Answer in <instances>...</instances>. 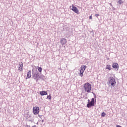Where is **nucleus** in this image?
<instances>
[{
    "label": "nucleus",
    "mask_w": 127,
    "mask_h": 127,
    "mask_svg": "<svg viewBox=\"0 0 127 127\" xmlns=\"http://www.w3.org/2000/svg\"><path fill=\"white\" fill-rule=\"evenodd\" d=\"M22 68H23V63L21 62L19 64L18 68V71H19L20 72H21L22 71H23V69H22Z\"/></svg>",
    "instance_id": "0eeeda50"
},
{
    "label": "nucleus",
    "mask_w": 127,
    "mask_h": 127,
    "mask_svg": "<svg viewBox=\"0 0 127 127\" xmlns=\"http://www.w3.org/2000/svg\"><path fill=\"white\" fill-rule=\"evenodd\" d=\"M92 15H90V16H89V19H92Z\"/></svg>",
    "instance_id": "a211bd4d"
},
{
    "label": "nucleus",
    "mask_w": 127,
    "mask_h": 127,
    "mask_svg": "<svg viewBox=\"0 0 127 127\" xmlns=\"http://www.w3.org/2000/svg\"><path fill=\"white\" fill-rule=\"evenodd\" d=\"M40 95H41V96H46V95H47V92L45 91H40Z\"/></svg>",
    "instance_id": "9b49d317"
},
{
    "label": "nucleus",
    "mask_w": 127,
    "mask_h": 127,
    "mask_svg": "<svg viewBox=\"0 0 127 127\" xmlns=\"http://www.w3.org/2000/svg\"><path fill=\"white\" fill-rule=\"evenodd\" d=\"M105 116H106V113H105V112L102 113L101 117H105Z\"/></svg>",
    "instance_id": "dca6fc26"
},
{
    "label": "nucleus",
    "mask_w": 127,
    "mask_h": 127,
    "mask_svg": "<svg viewBox=\"0 0 127 127\" xmlns=\"http://www.w3.org/2000/svg\"><path fill=\"white\" fill-rule=\"evenodd\" d=\"M47 99H49V100H51V95H48L47 97Z\"/></svg>",
    "instance_id": "2eb2a0df"
},
{
    "label": "nucleus",
    "mask_w": 127,
    "mask_h": 127,
    "mask_svg": "<svg viewBox=\"0 0 127 127\" xmlns=\"http://www.w3.org/2000/svg\"><path fill=\"white\" fill-rule=\"evenodd\" d=\"M31 78V70H29L27 74V77L26 79H30Z\"/></svg>",
    "instance_id": "9d476101"
},
{
    "label": "nucleus",
    "mask_w": 127,
    "mask_h": 127,
    "mask_svg": "<svg viewBox=\"0 0 127 127\" xmlns=\"http://www.w3.org/2000/svg\"><path fill=\"white\" fill-rule=\"evenodd\" d=\"M38 70L40 73H41L42 72V68L41 67L37 66Z\"/></svg>",
    "instance_id": "ddd939ff"
},
{
    "label": "nucleus",
    "mask_w": 127,
    "mask_h": 127,
    "mask_svg": "<svg viewBox=\"0 0 127 127\" xmlns=\"http://www.w3.org/2000/svg\"><path fill=\"white\" fill-rule=\"evenodd\" d=\"M95 106V99L92 98L91 101L88 100V103L87 105V108H91V107H94Z\"/></svg>",
    "instance_id": "f03ea898"
},
{
    "label": "nucleus",
    "mask_w": 127,
    "mask_h": 127,
    "mask_svg": "<svg viewBox=\"0 0 127 127\" xmlns=\"http://www.w3.org/2000/svg\"><path fill=\"white\" fill-rule=\"evenodd\" d=\"M33 112L35 115H38V114H39V107H34L33 109Z\"/></svg>",
    "instance_id": "423d86ee"
},
{
    "label": "nucleus",
    "mask_w": 127,
    "mask_h": 127,
    "mask_svg": "<svg viewBox=\"0 0 127 127\" xmlns=\"http://www.w3.org/2000/svg\"><path fill=\"white\" fill-rule=\"evenodd\" d=\"M70 8L72 11H74L75 13L79 14V10L77 7H75L74 5H72L71 6H70Z\"/></svg>",
    "instance_id": "39448f33"
},
{
    "label": "nucleus",
    "mask_w": 127,
    "mask_h": 127,
    "mask_svg": "<svg viewBox=\"0 0 127 127\" xmlns=\"http://www.w3.org/2000/svg\"><path fill=\"white\" fill-rule=\"evenodd\" d=\"M86 68L87 66L86 65H81L80 69L79 76L80 77H83L84 74V72H85V70H86Z\"/></svg>",
    "instance_id": "7ed1b4c3"
},
{
    "label": "nucleus",
    "mask_w": 127,
    "mask_h": 127,
    "mask_svg": "<svg viewBox=\"0 0 127 127\" xmlns=\"http://www.w3.org/2000/svg\"><path fill=\"white\" fill-rule=\"evenodd\" d=\"M109 83L111 84L112 87H115L117 82H116V79L114 77H110L109 80Z\"/></svg>",
    "instance_id": "20e7f679"
},
{
    "label": "nucleus",
    "mask_w": 127,
    "mask_h": 127,
    "mask_svg": "<svg viewBox=\"0 0 127 127\" xmlns=\"http://www.w3.org/2000/svg\"><path fill=\"white\" fill-rule=\"evenodd\" d=\"M106 69H108V70H109V71H111L112 70V66H111V65L108 64L106 66Z\"/></svg>",
    "instance_id": "f8f14e48"
},
{
    "label": "nucleus",
    "mask_w": 127,
    "mask_h": 127,
    "mask_svg": "<svg viewBox=\"0 0 127 127\" xmlns=\"http://www.w3.org/2000/svg\"><path fill=\"white\" fill-rule=\"evenodd\" d=\"M112 67L114 69H117V70H119V64L117 63H114L112 65Z\"/></svg>",
    "instance_id": "6e6552de"
},
{
    "label": "nucleus",
    "mask_w": 127,
    "mask_h": 127,
    "mask_svg": "<svg viewBox=\"0 0 127 127\" xmlns=\"http://www.w3.org/2000/svg\"><path fill=\"white\" fill-rule=\"evenodd\" d=\"M124 1H123L122 0H119L118 1V3H119V4H122V3H123Z\"/></svg>",
    "instance_id": "4468645a"
},
{
    "label": "nucleus",
    "mask_w": 127,
    "mask_h": 127,
    "mask_svg": "<svg viewBox=\"0 0 127 127\" xmlns=\"http://www.w3.org/2000/svg\"><path fill=\"white\" fill-rule=\"evenodd\" d=\"M61 43L62 45H64L67 43V40H66V39L65 38H63L61 40Z\"/></svg>",
    "instance_id": "1a4fd4ad"
},
{
    "label": "nucleus",
    "mask_w": 127,
    "mask_h": 127,
    "mask_svg": "<svg viewBox=\"0 0 127 127\" xmlns=\"http://www.w3.org/2000/svg\"><path fill=\"white\" fill-rule=\"evenodd\" d=\"M83 89L85 93H91L92 85L89 82H86L83 84Z\"/></svg>",
    "instance_id": "f257e3e1"
},
{
    "label": "nucleus",
    "mask_w": 127,
    "mask_h": 127,
    "mask_svg": "<svg viewBox=\"0 0 127 127\" xmlns=\"http://www.w3.org/2000/svg\"><path fill=\"white\" fill-rule=\"evenodd\" d=\"M100 15V14H95V16H96V17H98V16H99Z\"/></svg>",
    "instance_id": "f3484780"
}]
</instances>
